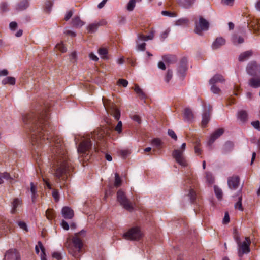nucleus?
<instances>
[{
	"label": "nucleus",
	"mask_w": 260,
	"mask_h": 260,
	"mask_svg": "<svg viewBox=\"0 0 260 260\" xmlns=\"http://www.w3.org/2000/svg\"><path fill=\"white\" fill-rule=\"evenodd\" d=\"M56 47L57 49L62 52H65L67 50L64 45L62 43L58 44L56 45Z\"/></svg>",
	"instance_id": "5fc2aeb1"
},
{
	"label": "nucleus",
	"mask_w": 260,
	"mask_h": 260,
	"mask_svg": "<svg viewBox=\"0 0 260 260\" xmlns=\"http://www.w3.org/2000/svg\"><path fill=\"white\" fill-rule=\"evenodd\" d=\"M106 23L105 21L102 20L101 21L99 22L98 23H93L89 25H88L87 27V30L89 32L93 33L95 32L99 26L101 25H105Z\"/></svg>",
	"instance_id": "2eb2a0df"
},
{
	"label": "nucleus",
	"mask_w": 260,
	"mask_h": 260,
	"mask_svg": "<svg viewBox=\"0 0 260 260\" xmlns=\"http://www.w3.org/2000/svg\"><path fill=\"white\" fill-rule=\"evenodd\" d=\"M162 142L158 138L154 139L152 141V144L156 146L157 148H159L161 145Z\"/></svg>",
	"instance_id": "c03bdc74"
},
{
	"label": "nucleus",
	"mask_w": 260,
	"mask_h": 260,
	"mask_svg": "<svg viewBox=\"0 0 260 260\" xmlns=\"http://www.w3.org/2000/svg\"><path fill=\"white\" fill-rule=\"evenodd\" d=\"M234 144L230 141L226 142L222 148V152L224 154H227L231 152L234 149Z\"/></svg>",
	"instance_id": "a211bd4d"
},
{
	"label": "nucleus",
	"mask_w": 260,
	"mask_h": 260,
	"mask_svg": "<svg viewBox=\"0 0 260 260\" xmlns=\"http://www.w3.org/2000/svg\"><path fill=\"white\" fill-rule=\"evenodd\" d=\"M252 55L251 51H247L241 53L239 57L240 61H244L247 60Z\"/></svg>",
	"instance_id": "bb28decb"
},
{
	"label": "nucleus",
	"mask_w": 260,
	"mask_h": 260,
	"mask_svg": "<svg viewBox=\"0 0 260 260\" xmlns=\"http://www.w3.org/2000/svg\"><path fill=\"white\" fill-rule=\"evenodd\" d=\"M121 184V180L118 173L115 174V181L114 186L116 187L120 186Z\"/></svg>",
	"instance_id": "58836bf2"
},
{
	"label": "nucleus",
	"mask_w": 260,
	"mask_h": 260,
	"mask_svg": "<svg viewBox=\"0 0 260 260\" xmlns=\"http://www.w3.org/2000/svg\"><path fill=\"white\" fill-rule=\"evenodd\" d=\"M249 27H252L255 33L259 31L260 30V21L258 20H254L250 23Z\"/></svg>",
	"instance_id": "a878e982"
},
{
	"label": "nucleus",
	"mask_w": 260,
	"mask_h": 260,
	"mask_svg": "<svg viewBox=\"0 0 260 260\" xmlns=\"http://www.w3.org/2000/svg\"><path fill=\"white\" fill-rule=\"evenodd\" d=\"M232 41L235 44H240L244 42V39L241 37L235 36L233 37Z\"/></svg>",
	"instance_id": "ea45409f"
},
{
	"label": "nucleus",
	"mask_w": 260,
	"mask_h": 260,
	"mask_svg": "<svg viewBox=\"0 0 260 260\" xmlns=\"http://www.w3.org/2000/svg\"><path fill=\"white\" fill-rule=\"evenodd\" d=\"M211 90L214 94H218L220 92V89L216 86L215 84L212 85Z\"/></svg>",
	"instance_id": "6e6d98bb"
},
{
	"label": "nucleus",
	"mask_w": 260,
	"mask_h": 260,
	"mask_svg": "<svg viewBox=\"0 0 260 260\" xmlns=\"http://www.w3.org/2000/svg\"><path fill=\"white\" fill-rule=\"evenodd\" d=\"M52 5V2L51 1H48L47 2H46L45 6V11L49 13L51 11Z\"/></svg>",
	"instance_id": "8fccbe9b"
},
{
	"label": "nucleus",
	"mask_w": 260,
	"mask_h": 260,
	"mask_svg": "<svg viewBox=\"0 0 260 260\" xmlns=\"http://www.w3.org/2000/svg\"><path fill=\"white\" fill-rule=\"evenodd\" d=\"M8 4L7 3L4 2L2 3L1 5V10L5 12L8 10Z\"/></svg>",
	"instance_id": "69168bd1"
},
{
	"label": "nucleus",
	"mask_w": 260,
	"mask_h": 260,
	"mask_svg": "<svg viewBox=\"0 0 260 260\" xmlns=\"http://www.w3.org/2000/svg\"><path fill=\"white\" fill-rule=\"evenodd\" d=\"M214 191L217 198L221 199L222 196V192L221 189L217 186H214Z\"/></svg>",
	"instance_id": "37998d69"
},
{
	"label": "nucleus",
	"mask_w": 260,
	"mask_h": 260,
	"mask_svg": "<svg viewBox=\"0 0 260 260\" xmlns=\"http://www.w3.org/2000/svg\"><path fill=\"white\" fill-rule=\"evenodd\" d=\"M142 237L143 234L138 227L131 228L123 235L124 239L133 241L139 240Z\"/></svg>",
	"instance_id": "39448f33"
},
{
	"label": "nucleus",
	"mask_w": 260,
	"mask_h": 260,
	"mask_svg": "<svg viewBox=\"0 0 260 260\" xmlns=\"http://www.w3.org/2000/svg\"><path fill=\"white\" fill-rule=\"evenodd\" d=\"M117 83L119 85H121L123 87H126L128 85V81L126 80L125 79H119Z\"/></svg>",
	"instance_id": "bf43d9fd"
},
{
	"label": "nucleus",
	"mask_w": 260,
	"mask_h": 260,
	"mask_svg": "<svg viewBox=\"0 0 260 260\" xmlns=\"http://www.w3.org/2000/svg\"><path fill=\"white\" fill-rule=\"evenodd\" d=\"M168 135L175 140H177V137L174 131L172 129H169L168 131Z\"/></svg>",
	"instance_id": "13d9d810"
},
{
	"label": "nucleus",
	"mask_w": 260,
	"mask_h": 260,
	"mask_svg": "<svg viewBox=\"0 0 260 260\" xmlns=\"http://www.w3.org/2000/svg\"><path fill=\"white\" fill-rule=\"evenodd\" d=\"M135 0H130L127 5V9L128 11H132L135 6V3H136Z\"/></svg>",
	"instance_id": "a18cd8bd"
},
{
	"label": "nucleus",
	"mask_w": 260,
	"mask_h": 260,
	"mask_svg": "<svg viewBox=\"0 0 260 260\" xmlns=\"http://www.w3.org/2000/svg\"><path fill=\"white\" fill-rule=\"evenodd\" d=\"M251 142L252 143L256 144L257 145V147L259 149H260V140L255 138H253L251 140Z\"/></svg>",
	"instance_id": "774afa93"
},
{
	"label": "nucleus",
	"mask_w": 260,
	"mask_h": 260,
	"mask_svg": "<svg viewBox=\"0 0 260 260\" xmlns=\"http://www.w3.org/2000/svg\"><path fill=\"white\" fill-rule=\"evenodd\" d=\"M164 60L168 63H173L176 61V57L174 55H165L163 57Z\"/></svg>",
	"instance_id": "2f4dec72"
},
{
	"label": "nucleus",
	"mask_w": 260,
	"mask_h": 260,
	"mask_svg": "<svg viewBox=\"0 0 260 260\" xmlns=\"http://www.w3.org/2000/svg\"><path fill=\"white\" fill-rule=\"evenodd\" d=\"M224 131L223 128H218L210 136L208 141V144L212 145L215 141V140H216L223 134Z\"/></svg>",
	"instance_id": "f8f14e48"
},
{
	"label": "nucleus",
	"mask_w": 260,
	"mask_h": 260,
	"mask_svg": "<svg viewBox=\"0 0 260 260\" xmlns=\"http://www.w3.org/2000/svg\"><path fill=\"white\" fill-rule=\"evenodd\" d=\"M225 43V40L224 39H223L222 37H218L213 43L212 48L214 49H217L224 45Z\"/></svg>",
	"instance_id": "f3484780"
},
{
	"label": "nucleus",
	"mask_w": 260,
	"mask_h": 260,
	"mask_svg": "<svg viewBox=\"0 0 260 260\" xmlns=\"http://www.w3.org/2000/svg\"><path fill=\"white\" fill-rule=\"evenodd\" d=\"M230 221V217L228 212H226L224 215V218L223 219V223L227 224Z\"/></svg>",
	"instance_id": "680f3d73"
},
{
	"label": "nucleus",
	"mask_w": 260,
	"mask_h": 260,
	"mask_svg": "<svg viewBox=\"0 0 260 260\" xmlns=\"http://www.w3.org/2000/svg\"><path fill=\"white\" fill-rule=\"evenodd\" d=\"M210 119V114L209 113H205L202 116V126L203 127H206L207 126V124L208 123Z\"/></svg>",
	"instance_id": "cd10ccee"
},
{
	"label": "nucleus",
	"mask_w": 260,
	"mask_h": 260,
	"mask_svg": "<svg viewBox=\"0 0 260 260\" xmlns=\"http://www.w3.org/2000/svg\"><path fill=\"white\" fill-rule=\"evenodd\" d=\"M206 177L207 181L209 184H212L213 183L214 179V177H213L211 173H210L209 172H206Z\"/></svg>",
	"instance_id": "a19ab883"
},
{
	"label": "nucleus",
	"mask_w": 260,
	"mask_h": 260,
	"mask_svg": "<svg viewBox=\"0 0 260 260\" xmlns=\"http://www.w3.org/2000/svg\"><path fill=\"white\" fill-rule=\"evenodd\" d=\"M172 76H173L172 71L170 70H168L167 71V74L166 75L165 81L167 82H169L170 81V80H171V79L172 78Z\"/></svg>",
	"instance_id": "3c124183"
},
{
	"label": "nucleus",
	"mask_w": 260,
	"mask_h": 260,
	"mask_svg": "<svg viewBox=\"0 0 260 260\" xmlns=\"http://www.w3.org/2000/svg\"><path fill=\"white\" fill-rule=\"evenodd\" d=\"M188 23V20L186 18H182L178 20L176 22V24L177 25H186Z\"/></svg>",
	"instance_id": "09e8293b"
},
{
	"label": "nucleus",
	"mask_w": 260,
	"mask_h": 260,
	"mask_svg": "<svg viewBox=\"0 0 260 260\" xmlns=\"http://www.w3.org/2000/svg\"><path fill=\"white\" fill-rule=\"evenodd\" d=\"M187 59L185 57H183L180 61V64L178 67V72L181 74L184 73L187 69Z\"/></svg>",
	"instance_id": "5701e85b"
},
{
	"label": "nucleus",
	"mask_w": 260,
	"mask_h": 260,
	"mask_svg": "<svg viewBox=\"0 0 260 260\" xmlns=\"http://www.w3.org/2000/svg\"><path fill=\"white\" fill-rule=\"evenodd\" d=\"M39 249H40L41 250V256L42 255H43V256L46 255L45 249V248H44L42 243L40 241H39L38 242V245H36V247H35L36 252L37 254H38L39 253Z\"/></svg>",
	"instance_id": "473e14b6"
},
{
	"label": "nucleus",
	"mask_w": 260,
	"mask_h": 260,
	"mask_svg": "<svg viewBox=\"0 0 260 260\" xmlns=\"http://www.w3.org/2000/svg\"><path fill=\"white\" fill-rule=\"evenodd\" d=\"M98 53L101 58L103 59H108V50L106 48H100L98 50Z\"/></svg>",
	"instance_id": "7c9ffc66"
},
{
	"label": "nucleus",
	"mask_w": 260,
	"mask_h": 260,
	"mask_svg": "<svg viewBox=\"0 0 260 260\" xmlns=\"http://www.w3.org/2000/svg\"><path fill=\"white\" fill-rule=\"evenodd\" d=\"M52 197L54 199L56 202H57L59 200V194L57 190L53 189L52 191Z\"/></svg>",
	"instance_id": "603ef678"
},
{
	"label": "nucleus",
	"mask_w": 260,
	"mask_h": 260,
	"mask_svg": "<svg viewBox=\"0 0 260 260\" xmlns=\"http://www.w3.org/2000/svg\"><path fill=\"white\" fill-rule=\"evenodd\" d=\"M249 85L253 88L260 87V77L258 78H251L248 82Z\"/></svg>",
	"instance_id": "aec40b11"
},
{
	"label": "nucleus",
	"mask_w": 260,
	"mask_h": 260,
	"mask_svg": "<svg viewBox=\"0 0 260 260\" xmlns=\"http://www.w3.org/2000/svg\"><path fill=\"white\" fill-rule=\"evenodd\" d=\"M186 148V144L183 143L181 146V150H174L172 153V156L177 162L182 166H186L187 164L183 155V152Z\"/></svg>",
	"instance_id": "0eeeda50"
},
{
	"label": "nucleus",
	"mask_w": 260,
	"mask_h": 260,
	"mask_svg": "<svg viewBox=\"0 0 260 260\" xmlns=\"http://www.w3.org/2000/svg\"><path fill=\"white\" fill-rule=\"evenodd\" d=\"M2 84L4 85L7 84L14 85L15 84V78L13 77H7L2 80Z\"/></svg>",
	"instance_id": "f704fd0d"
},
{
	"label": "nucleus",
	"mask_w": 260,
	"mask_h": 260,
	"mask_svg": "<svg viewBox=\"0 0 260 260\" xmlns=\"http://www.w3.org/2000/svg\"><path fill=\"white\" fill-rule=\"evenodd\" d=\"M52 257L54 258H56L57 260H60L62 258L60 253L57 252H55L53 253Z\"/></svg>",
	"instance_id": "0e129e2a"
},
{
	"label": "nucleus",
	"mask_w": 260,
	"mask_h": 260,
	"mask_svg": "<svg viewBox=\"0 0 260 260\" xmlns=\"http://www.w3.org/2000/svg\"><path fill=\"white\" fill-rule=\"evenodd\" d=\"M18 225L21 229L27 231V225L25 222L23 221H20L18 222Z\"/></svg>",
	"instance_id": "338daca9"
},
{
	"label": "nucleus",
	"mask_w": 260,
	"mask_h": 260,
	"mask_svg": "<svg viewBox=\"0 0 260 260\" xmlns=\"http://www.w3.org/2000/svg\"><path fill=\"white\" fill-rule=\"evenodd\" d=\"M134 90L141 99H144L146 98L145 94L138 85H135Z\"/></svg>",
	"instance_id": "72a5a7b5"
},
{
	"label": "nucleus",
	"mask_w": 260,
	"mask_h": 260,
	"mask_svg": "<svg viewBox=\"0 0 260 260\" xmlns=\"http://www.w3.org/2000/svg\"><path fill=\"white\" fill-rule=\"evenodd\" d=\"M5 179L6 180H10L11 182L12 178L11 177L10 174L7 172L0 173V184L3 183V179Z\"/></svg>",
	"instance_id": "c9c22d12"
},
{
	"label": "nucleus",
	"mask_w": 260,
	"mask_h": 260,
	"mask_svg": "<svg viewBox=\"0 0 260 260\" xmlns=\"http://www.w3.org/2000/svg\"><path fill=\"white\" fill-rule=\"evenodd\" d=\"M61 213L63 217L66 219H70L74 216V211L68 207H64L61 210Z\"/></svg>",
	"instance_id": "4468645a"
},
{
	"label": "nucleus",
	"mask_w": 260,
	"mask_h": 260,
	"mask_svg": "<svg viewBox=\"0 0 260 260\" xmlns=\"http://www.w3.org/2000/svg\"><path fill=\"white\" fill-rule=\"evenodd\" d=\"M100 132L97 131L96 132H94L93 134H91V138L94 140H96V139H100L103 137L102 134H99Z\"/></svg>",
	"instance_id": "79ce46f5"
},
{
	"label": "nucleus",
	"mask_w": 260,
	"mask_h": 260,
	"mask_svg": "<svg viewBox=\"0 0 260 260\" xmlns=\"http://www.w3.org/2000/svg\"><path fill=\"white\" fill-rule=\"evenodd\" d=\"M46 216L49 220L54 219L55 217V211L53 209H47L46 211Z\"/></svg>",
	"instance_id": "e433bc0d"
},
{
	"label": "nucleus",
	"mask_w": 260,
	"mask_h": 260,
	"mask_svg": "<svg viewBox=\"0 0 260 260\" xmlns=\"http://www.w3.org/2000/svg\"><path fill=\"white\" fill-rule=\"evenodd\" d=\"M234 238L238 245V254L240 257L243 256L244 254L248 253L250 251V240L248 237H246L245 240L241 242L240 235L236 230L234 232Z\"/></svg>",
	"instance_id": "7ed1b4c3"
},
{
	"label": "nucleus",
	"mask_w": 260,
	"mask_h": 260,
	"mask_svg": "<svg viewBox=\"0 0 260 260\" xmlns=\"http://www.w3.org/2000/svg\"><path fill=\"white\" fill-rule=\"evenodd\" d=\"M195 24V32L199 35L201 34L202 31L207 30L209 28V22L202 16L199 17V22L196 21Z\"/></svg>",
	"instance_id": "1a4fd4ad"
},
{
	"label": "nucleus",
	"mask_w": 260,
	"mask_h": 260,
	"mask_svg": "<svg viewBox=\"0 0 260 260\" xmlns=\"http://www.w3.org/2000/svg\"><path fill=\"white\" fill-rule=\"evenodd\" d=\"M194 0H181V5L185 8H189L193 4Z\"/></svg>",
	"instance_id": "4c0bfd02"
},
{
	"label": "nucleus",
	"mask_w": 260,
	"mask_h": 260,
	"mask_svg": "<svg viewBox=\"0 0 260 260\" xmlns=\"http://www.w3.org/2000/svg\"><path fill=\"white\" fill-rule=\"evenodd\" d=\"M49 115L46 112L34 115L27 114L23 116V121L29 125L31 141L34 149L36 150L41 145L42 140L46 136L47 140H51L52 157L54 160V176L59 180H65L73 169V166L63 146L61 137L56 136L52 137L51 128L49 129Z\"/></svg>",
	"instance_id": "f257e3e1"
},
{
	"label": "nucleus",
	"mask_w": 260,
	"mask_h": 260,
	"mask_svg": "<svg viewBox=\"0 0 260 260\" xmlns=\"http://www.w3.org/2000/svg\"><path fill=\"white\" fill-rule=\"evenodd\" d=\"M228 186L231 189H237L240 184V178L238 176L234 175L228 179Z\"/></svg>",
	"instance_id": "9b49d317"
},
{
	"label": "nucleus",
	"mask_w": 260,
	"mask_h": 260,
	"mask_svg": "<svg viewBox=\"0 0 260 260\" xmlns=\"http://www.w3.org/2000/svg\"><path fill=\"white\" fill-rule=\"evenodd\" d=\"M4 259L20 260V254L16 249H11L6 252Z\"/></svg>",
	"instance_id": "9d476101"
},
{
	"label": "nucleus",
	"mask_w": 260,
	"mask_h": 260,
	"mask_svg": "<svg viewBox=\"0 0 260 260\" xmlns=\"http://www.w3.org/2000/svg\"><path fill=\"white\" fill-rule=\"evenodd\" d=\"M72 24L74 27L80 28L84 24V23L79 17L76 16L72 19Z\"/></svg>",
	"instance_id": "b1692460"
},
{
	"label": "nucleus",
	"mask_w": 260,
	"mask_h": 260,
	"mask_svg": "<svg viewBox=\"0 0 260 260\" xmlns=\"http://www.w3.org/2000/svg\"><path fill=\"white\" fill-rule=\"evenodd\" d=\"M257 70H258V65L254 61L249 63L246 68L247 73L251 76L256 75Z\"/></svg>",
	"instance_id": "ddd939ff"
},
{
	"label": "nucleus",
	"mask_w": 260,
	"mask_h": 260,
	"mask_svg": "<svg viewBox=\"0 0 260 260\" xmlns=\"http://www.w3.org/2000/svg\"><path fill=\"white\" fill-rule=\"evenodd\" d=\"M22 204L21 199L19 198H15L12 203V210L11 213L14 214L17 211V209L21 206Z\"/></svg>",
	"instance_id": "dca6fc26"
},
{
	"label": "nucleus",
	"mask_w": 260,
	"mask_h": 260,
	"mask_svg": "<svg viewBox=\"0 0 260 260\" xmlns=\"http://www.w3.org/2000/svg\"><path fill=\"white\" fill-rule=\"evenodd\" d=\"M92 148V143L89 138L83 139L78 147V153L80 156H87L90 154Z\"/></svg>",
	"instance_id": "20e7f679"
},
{
	"label": "nucleus",
	"mask_w": 260,
	"mask_h": 260,
	"mask_svg": "<svg viewBox=\"0 0 260 260\" xmlns=\"http://www.w3.org/2000/svg\"><path fill=\"white\" fill-rule=\"evenodd\" d=\"M153 35H148V36H145L143 35H139V38L141 40H144V41H147L148 40H151L153 39Z\"/></svg>",
	"instance_id": "864d4df0"
},
{
	"label": "nucleus",
	"mask_w": 260,
	"mask_h": 260,
	"mask_svg": "<svg viewBox=\"0 0 260 260\" xmlns=\"http://www.w3.org/2000/svg\"><path fill=\"white\" fill-rule=\"evenodd\" d=\"M238 118L242 122H245L248 119L247 112L243 110L239 111L238 114Z\"/></svg>",
	"instance_id": "c756f323"
},
{
	"label": "nucleus",
	"mask_w": 260,
	"mask_h": 260,
	"mask_svg": "<svg viewBox=\"0 0 260 260\" xmlns=\"http://www.w3.org/2000/svg\"><path fill=\"white\" fill-rule=\"evenodd\" d=\"M251 125L254 128L260 131V122L258 120L252 122Z\"/></svg>",
	"instance_id": "052dcab7"
},
{
	"label": "nucleus",
	"mask_w": 260,
	"mask_h": 260,
	"mask_svg": "<svg viewBox=\"0 0 260 260\" xmlns=\"http://www.w3.org/2000/svg\"><path fill=\"white\" fill-rule=\"evenodd\" d=\"M184 118L185 120L191 121L194 117L192 111L189 108H185L184 112Z\"/></svg>",
	"instance_id": "4be33fe9"
},
{
	"label": "nucleus",
	"mask_w": 260,
	"mask_h": 260,
	"mask_svg": "<svg viewBox=\"0 0 260 260\" xmlns=\"http://www.w3.org/2000/svg\"><path fill=\"white\" fill-rule=\"evenodd\" d=\"M102 101L104 106L106 110L112 115L116 120H118L120 117V112L116 107L115 104L108 100H105L104 98H103Z\"/></svg>",
	"instance_id": "423d86ee"
},
{
	"label": "nucleus",
	"mask_w": 260,
	"mask_h": 260,
	"mask_svg": "<svg viewBox=\"0 0 260 260\" xmlns=\"http://www.w3.org/2000/svg\"><path fill=\"white\" fill-rule=\"evenodd\" d=\"M196 192L193 189H190L188 194L191 202H193L196 199Z\"/></svg>",
	"instance_id": "49530a36"
},
{
	"label": "nucleus",
	"mask_w": 260,
	"mask_h": 260,
	"mask_svg": "<svg viewBox=\"0 0 260 260\" xmlns=\"http://www.w3.org/2000/svg\"><path fill=\"white\" fill-rule=\"evenodd\" d=\"M122 122L119 121L116 126L115 128V130L118 133H120L122 131Z\"/></svg>",
	"instance_id": "4d7b16f0"
},
{
	"label": "nucleus",
	"mask_w": 260,
	"mask_h": 260,
	"mask_svg": "<svg viewBox=\"0 0 260 260\" xmlns=\"http://www.w3.org/2000/svg\"><path fill=\"white\" fill-rule=\"evenodd\" d=\"M117 200L124 209L126 210L132 211L133 210V207L129 200L126 198L124 193L121 190H119L117 192Z\"/></svg>",
	"instance_id": "6e6552de"
},
{
	"label": "nucleus",
	"mask_w": 260,
	"mask_h": 260,
	"mask_svg": "<svg viewBox=\"0 0 260 260\" xmlns=\"http://www.w3.org/2000/svg\"><path fill=\"white\" fill-rule=\"evenodd\" d=\"M29 6L28 0H22L16 6V9L18 11H22L26 9Z\"/></svg>",
	"instance_id": "393cba45"
},
{
	"label": "nucleus",
	"mask_w": 260,
	"mask_h": 260,
	"mask_svg": "<svg viewBox=\"0 0 260 260\" xmlns=\"http://www.w3.org/2000/svg\"><path fill=\"white\" fill-rule=\"evenodd\" d=\"M83 233V231L76 233L72 238H68L66 243L69 253L77 259L79 258V254L82 252L83 243L80 236Z\"/></svg>",
	"instance_id": "f03ea898"
},
{
	"label": "nucleus",
	"mask_w": 260,
	"mask_h": 260,
	"mask_svg": "<svg viewBox=\"0 0 260 260\" xmlns=\"http://www.w3.org/2000/svg\"><path fill=\"white\" fill-rule=\"evenodd\" d=\"M161 14L164 16H169L170 17H174L176 16V15L175 13L168 11H162L161 12Z\"/></svg>",
	"instance_id": "de8ad7c7"
},
{
	"label": "nucleus",
	"mask_w": 260,
	"mask_h": 260,
	"mask_svg": "<svg viewBox=\"0 0 260 260\" xmlns=\"http://www.w3.org/2000/svg\"><path fill=\"white\" fill-rule=\"evenodd\" d=\"M30 192L31 193V198L32 202L33 203H35L38 197V194L36 186L32 182L30 183Z\"/></svg>",
	"instance_id": "412c9836"
},
{
	"label": "nucleus",
	"mask_w": 260,
	"mask_h": 260,
	"mask_svg": "<svg viewBox=\"0 0 260 260\" xmlns=\"http://www.w3.org/2000/svg\"><path fill=\"white\" fill-rule=\"evenodd\" d=\"M239 197L238 202L235 204V208L240 211H243V208L242 205V196L241 194V189L239 191Z\"/></svg>",
	"instance_id": "c85d7f7f"
},
{
	"label": "nucleus",
	"mask_w": 260,
	"mask_h": 260,
	"mask_svg": "<svg viewBox=\"0 0 260 260\" xmlns=\"http://www.w3.org/2000/svg\"><path fill=\"white\" fill-rule=\"evenodd\" d=\"M224 79L223 76L221 75L217 74L214 76L209 81V83L211 85L215 84L218 82H223Z\"/></svg>",
	"instance_id": "6ab92c4d"
},
{
	"label": "nucleus",
	"mask_w": 260,
	"mask_h": 260,
	"mask_svg": "<svg viewBox=\"0 0 260 260\" xmlns=\"http://www.w3.org/2000/svg\"><path fill=\"white\" fill-rule=\"evenodd\" d=\"M73 14V12H72V10H70V11H69L67 13V14H66V16H65L64 20H65L66 21H68V20H69L71 18V17L72 16Z\"/></svg>",
	"instance_id": "e2e57ef3"
}]
</instances>
